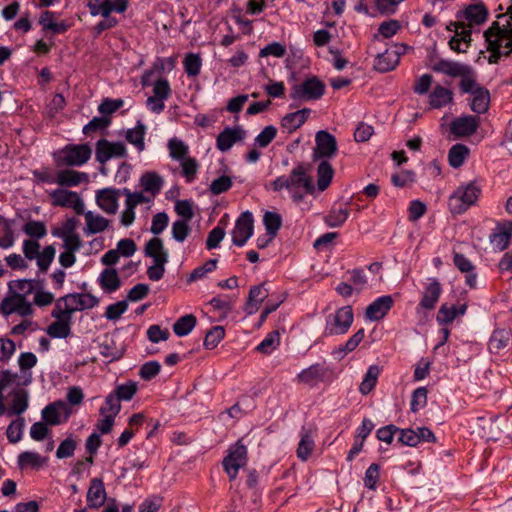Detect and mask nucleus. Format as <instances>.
Segmentation results:
<instances>
[{
	"label": "nucleus",
	"instance_id": "nucleus-23",
	"mask_svg": "<svg viewBox=\"0 0 512 512\" xmlns=\"http://www.w3.org/2000/svg\"><path fill=\"white\" fill-rule=\"evenodd\" d=\"M245 136L246 132L241 126L226 127L217 136L216 147L221 152H228L234 144L244 140Z\"/></svg>",
	"mask_w": 512,
	"mask_h": 512
},
{
	"label": "nucleus",
	"instance_id": "nucleus-60",
	"mask_svg": "<svg viewBox=\"0 0 512 512\" xmlns=\"http://www.w3.org/2000/svg\"><path fill=\"white\" fill-rule=\"evenodd\" d=\"M280 344L279 333L276 331L270 332L266 337L256 346V350L263 354H271Z\"/></svg>",
	"mask_w": 512,
	"mask_h": 512
},
{
	"label": "nucleus",
	"instance_id": "nucleus-45",
	"mask_svg": "<svg viewBox=\"0 0 512 512\" xmlns=\"http://www.w3.org/2000/svg\"><path fill=\"white\" fill-rule=\"evenodd\" d=\"M38 286L39 282L35 280L20 279L10 285V291L22 298L29 299V296H34Z\"/></svg>",
	"mask_w": 512,
	"mask_h": 512
},
{
	"label": "nucleus",
	"instance_id": "nucleus-3",
	"mask_svg": "<svg viewBox=\"0 0 512 512\" xmlns=\"http://www.w3.org/2000/svg\"><path fill=\"white\" fill-rule=\"evenodd\" d=\"M269 187L277 193L286 191L296 203H299L306 195L312 194L315 190L313 180L303 164L295 166L290 174L281 175L271 181Z\"/></svg>",
	"mask_w": 512,
	"mask_h": 512
},
{
	"label": "nucleus",
	"instance_id": "nucleus-44",
	"mask_svg": "<svg viewBox=\"0 0 512 512\" xmlns=\"http://www.w3.org/2000/svg\"><path fill=\"white\" fill-rule=\"evenodd\" d=\"M381 369L378 365H370L359 385V392L362 395L369 394L376 386Z\"/></svg>",
	"mask_w": 512,
	"mask_h": 512
},
{
	"label": "nucleus",
	"instance_id": "nucleus-56",
	"mask_svg": "<svg viewBox=\"0 0 512 512\" xmlns=\"http://www.w3.org/2000/svg\"><path fill=\"white\" fill-rule=\"evenodd\" d=\"M99 353L110 361L119 360L123 356V350L118 348L115 341L111 338H106L102 343H100Z\"/></svg>",
	"mask_w": 512,
	"mask_h": 512
},
{
	"label": "nucleus",
	"instance_id": "nucleus-13",
	"mask_svg": "<svg viewBox=\"0 0 512 512\" xmlns=\"http://www.w3.org/2000/svg\"><path fill=\"white\" fill-rule=\"evenodd\" d=\"M442 293L440 282L436 278H431L428 285L425 287L422 298L416 307V315L419 320L424 321L427 319L425 310H433L438 303Z\"/></svg>",
	"mask_w": 512,
	"mask_h": 512
},
{
	"label": "nucleus",
	"instance_id": "nucleus-20",
	"mask_svg": "<svg viewBox=\"0 0 512 512\" xmlns=\"http://www.w3.org/2000/svg\"><path fill=\"white\" fill-rule=\"evenodd\" d=\"M88 180V174L85 172L63 169L58 170L54 176H49L44 181L48 184H56L61 187H76L81 183L88 182Z\"/></svg>",
	"mask_w": 512,
	"mask_h": 512
},
{
	"label": "nucleus",
	"instance_id": "nucleus-7",
	"mask_svg": "<svg viewBox=\"0 0 512 512\" xmlns=\"http://www.w3.org/2000/svg\"><path fill=\"white\" fill-rule=\"evenodd\" d=\"M92 155L89 144H68L56 156L58 166L81 167L86 164Z\"/></svg>",
	"mask_w": 512,
	"mask_h": 512
},
{
	"label": "nucleus",
	"instance_id": "nucleus-49",
	"mask_svg": "<svg viewBox=\"0 0 512 512\" xmlns=\"http://www.w3.org/2000/svg\"><path fill=\"white\" fill-rule=\"evenodd\" d=\"M333 175L334 170L329 160H320L317 167V186L320 191H324L330 185Z\"/></svg>",
	"mask_w": 512,
	"mask_h": 512
},
{
	"label": "nucleus",
	"instance_id": "nucleus-37",
	"mask_svg": "<svg viewBox=\"0 0 512 512\" xmlns=\"http://www.w3.org/2000/svg\"><path fill=\"white\" fill-rule=\"evenodd\" d=\"M68 302L73 312H76L95 307L99 300L89 293H74L68 294Z\"/></svg>",
	"mask_w": 512,
	"mask_h": 512
},
{
	"label": "nucleus",
	"instance_id": "nucleus-14",
	"mask_svg": "<svg viewBox=\"0 0 512 512\" xmlns=\"http://www.w3.org/2000/svg\"><path fill=\"white\" fill-rule=\"evenodd\" d=\"M338 150L336 138L325 130H320L315 135V148L313 160H330Z\"/></svg>",
	"mask_w": 512,
	"mask_h": 512
},
{
	"label": "nucleus",
	"instance_id": "nucleus-21",
	"mask_svg": "<svg viewBox=\"0 0 512 512\" xmlns=\"http://www.w3.org/2000/svg\"><path fill=\"white\" fill-rule=\"evenodd\" d=\"M22 386V377L9 369L0 371V416L6 412V405L4 403V393L11 392L14 389H24Z\"/></svg>",
	"mask_w": 512,
	"mask_h": 512
},
{
	"label": "nucleus",
	"instance_id": "nucleus-33",
	"mask_svg": "<svg viewBox=\"0 0 512 512\" xmlns=\"http://www.w3.org/2000/svg\"><path fill=\"white\" fill-rule=\"evenodd\" d=\"M311 114V109L303 108L292 113L286 114L281 120V126L288 133L294 132L300 128Z\"/></svg>",
	"mask_w": 512,
	"mask_h": 512
},
{
	"label": "nucleus",
	"instance_id": "nucleus-2",
	"mask_svg": "<svg viewBox=\"0 0 512 512\" xmlns=\"http://www.w3.org/2000/svg\"><path fill=\"white\" fill-rule=\"evenodd\" d=\"M497 17L499 21L494 22L484 33L487 49L491 52L490 63H496L501 56L512 52V6Z\"/></svg>",
	"mask_w": 512,
	"mask_h": 512
},
{
	"label": "nucleus",
	"instance_id": "nucleus-46",
	"mask_svg": "<svg viewBox=\"0 0 512 512\" xmlns=\"http://www.w3.org/2000/svg\"><path fill=\"white\" fill-rule=\"evenodd\" d=\"M472 100L470 103L471 110L475 113L482 114L485 113L489 108L490 102V94L489 91L482 87L481 89L476 90V92L472 93Z\"/></svg>",
	"mask_w": 512,
	"mask_h": 512
},
{
	"label": "nucleus",
	"instance_id": "nucleus-5",
	"mask_svg": "<svg viewBox=\"0 0 512 512\" xmlns=\"http://www.w3.org/2000/svg\"><path fill=\"white\" fill-rule=\"evenodd\" d=\"M481 194V186L477 181L461 184L448 199V208L454 215L463 214L475 205Z\"/></svg>",
	"mask_w": 512,
	"mask_h": 512
},
{
	"label": "nucleus",
	"instance_id": "nucleus-38",
	"mask_svg": "<svg viewBox=\"0 0 512 512\" xmlns=\"http://www.w3.org/2000/svg\"><path fill=\"white\" fill-rule=\"evenodd\" d=\"M325 368L323 365L316 363L308 368L303 369L298 375L297 379L299 382L307 385H315L319 381H322L325 376Z\"/></svg>",
	"mask_w": 512,
	"mask_h": 512
},
{
	"label": "nucleus",
	"instance_id": "nucleus-22",
	"mask_svg": "<svg viewBox=\"0 0 512 512\" xmlns=\"http://www.w3.org/2000/svg\"><path fill=\"white\" fill-rule=\"evenodd\" d=\"M123 189L104 188L96 192L98 206L108 214H115L119 207V198L123 195Z\"/></svg>",
	"mask_w": 512,
	"mask_h": 512
},
{
	"label": "nucleus",
	"instance_id": "nucleus-16",
	"mask_svg": "<svg viewBox=\"0 0 512 512\" xmlns=\"http://www.w3.org/2000/svg\"><path fill=\"white\" fill-rule=\"evenodd\" d=\"M137 251L136 243L131 238L120 239L115 249H110L101 257V263L106 266H112L119 262L120 257H132Z\"/></svg>",
	"mask_w": 512,
	"mask_h": 512
},
{
	"label": "nucleus",
	"instance_id": "nucleus-51",
	"mask_svg": "<svg viewBox=\"0 0 512 512\" xmlns=\"http://www.w3.org/2000/svg\"><path fill=\"white\" fill-rule=\"evenodd\" d=\"M39 24L44 30H50L55 34L64 33L68 29L65 22H56L54 13L51 11H44L39 18Z\"/></svg>",
	"mask_w": 512,
	"mask_h": 512
},
{
	"label": "nucleus",
	"instance_id": "nucleus-27",
	"mask_svg": "<svg viewBox=\"0 0 512 512\" xmlns=\"http://www.w3.org/2000/svg\"><path fill=\"white\" fill-rule=\"evenodd\" d=\"M512 346V331L510 328H496L490 336L488 350L492 354H500Z\"/></svg>",
	"mask_w": 512,
	"mask_h": 512
},
{
	"label": "nucleus",
	"instance_id": "nucleus-17",
	"mask_svg": "<svg viewBox=\"0 0 512 512\" xmlns=\"http://www.w3.org/2000/svg\"><path fill=\"white\" fill-rule=\"evenodd\" d=\"M0 310L6 316L11 314L28 316L32 314V301L10 291V294L2 300Z\"/></svg>",
	"mask_w": 512,
	"mask_h": 512
},
{
	"label": "nucleus",
	"instance_id": "nucleus-6",
	"mask_svg": "<svg viewBox=\"0 0 512 512\" xmlns=\"http://www.w3.org/2000/svg\"><path fill=\"white\" fill-rule=\"evenodd\" d=\"M144 256L153 260V265L147 269V276L152 281H159L165 273V265L169 261L168 251L165 249L162 239L153 237L145 243Z\"/></svg>",
	"mask_w": 512,
	"mask_h": 512
},
{
	"label": "nucleus",
	"instance_id": "nucleus-47",
	"mask_svg": "<svg viewBox=\"0 0 512 512\" xmlns=\"http://www.w3.org/2000/svg\"><path fill=\"white\" fill-rule=\"evenodd\" d=\"M15 241L10 221L0 215V248L8 250L14 246Z\"/></svg>",
	"mask_w": 512,
	"mask_h": 512
},
{
	"label": "nucleus",
	"instance_id": "nucleus-39",
	"mask_svg": "<svg viewBox=\"0 0 512 512\" xmlns=\"http://www.w3.org/2000/svg\"><path fill=\"white\" fill-rule=\"evenodd\" d=\"M512 237V222L502 226L497 232L490 235V243L495 251H504L510 244Z\"/></svg>",
	"mask_w": 512,
	"mask_h": 512
},
{
	"label": "nucleus",
	"instance_id": "nucleus-57",
	"mask_svg": "<svg viewBox=\"0 0 512 512\" xmlns=\"http://www.w3.org/2000/svg\"><path fill=\"white\" fill-rule=\"evenodd\" d=\"M183 68L188 77H196L202 68V59L199 54L188 53L183 60Z\"/></svg>",
	"mask_w": 512,
	"mask_h": 512
},
{
	"label": "nucleus",
	"instance_id": "nucleus-58",
	"mask_svg": "<svg viewBox=\"0 0 512 512\" xmlns=\"http://www.w3.org/2000/svg\"><path fill=\"white\" fill-rule=\"evenodd\" d=\"M470 41V31L462 29L461 32L456 31L455 35L449 40V47L457 53L466 52Z\"/></svg>",
	"mask_w": 512,
	"mask_h": 512
},
{
	"label": "nucleus",
	"instance_id": "nucleus-31",
	"mask_svg": "<svg viewBox=\"0 0 512 512\" xmlns=\"http://www.w3.org/2000/svg\"><path fill=\"white\" fill-rule=\"evenodd\" d=\"M429 105L432 109H441L453 103L451 89L437 84L428 95Z\"/></svg>",
	"mask_w": 512,
	"mask_h": 512
},
{
	"label": "nucleus",
	"instance_id": "nucleus-30",
	"mask_svg": "<svg viewBox=\"0 0 512 512\" xmlns=\"http://www.w3.org/2000/svg\"><path fill=\"white\" fill-rule=\"evenodd\" d=\"M106 490L101 478H93L87 491L86 500L88 508H99L106 501Z\"/></svg>",
	"mask_w": 512,
	"mask_h": 512
},
{
	"label": "nucleus",
	"instance_id": "nucleus-36",
	"mask_svg": "<svg viewBox=\"0 0 512 512\" xmlns=\"http://www.w3.org/2000/svg\"><path fill=\"white\" fill-rule=\"evenodd\" d=\"M98 283L101 289L106 293L115 292L121 286L118 272L114 268H105L102 270L98 277Z\"/></svg>",
	"mask_w": 512,
	"mask_h": 512
},
{
	"label": "nucleus",
	"instance_id": "nucleus-48",
	"mask_svg": "<svg viewBox=\"0 0 512 512\" xmlns=\"http://www.w3.org/2000/svg\"><path fill=\"white\" fill-rule=\"evenodd\" d=\"M487 15L488 11L482 4L469 5L464 11L465 19L470 25H479L484 23L487 19Z\"/></svg>",
	"mask_w": 512,
	"mask_h": 512
},
{
	"label": "nucleus",
	"instance_id": "nucleus-55",
	"mask_svg": "<svg viewBox=\"0 0 512 512\" xmlns=\"http://www.w3.org/2000/svg\"><path fill=\"white\" fill-rule=\"evenodd\" d=\"M167 147L169 150V156L176 161H182L185 158H187L189 153L188 146L178 138H171L168 143Z\"/></svg>",
	"mask_w": 512,
	"mask_h": 512
},
{
	"label": "nucleus",
	"instance_id": "nucleus-18",
	"mask_svg": "<svg viewBox=\"0 0 512 512\" xmlns=\"http://www.w3.org/2000/svg\"><path fill=\"white\" fill-rule=\"evenodd\" d=\"M405 44H395L379 53L375 59L374 67L379 72H388L393 70L399 63L400 56L406 51Z\"/></svg>",
	"mask_w": 512,
	"mask_h": 512
},
{
	"label": "nucleus",
	"instance_id": "nucleus-15",
	"mask_svg": "<svg viewBox=\"0 0 512 512\" xmlns=\"http://www.w3.org/2000/svg\"><path fill=\"white\" fill-rule=\"evenodd\" d=\"M254 231V218L250 211H245L237 218L232 230V242L243 247L252 237Z\"/></svg>",
	"mask_w": 512,
	"mask_h": 512
},
{
	"label": "nucleus",
	"instance_id": "nucleus-53",
	"mask_svg": "<svg viewBox=\"0 0 512 512\" xmlns=\"http://www.w3.org/2000/svg\"><path fill=\"white\" fill-rule=\"evenodd\" d=\"M469 154V149L464 144L453 145L448 152L449 165L453 168L461 167Z\"/></svg>",
	"mask_w": 512,
	"mask_h": 512
},
{
	"label": "nucleus",
	"instance_id": "nucleus-9",
	"mask_svg": "<svg viewBox=\"0 0 512 512\" xmlns=\"http://www.w3.org/2000/svg\"><path fill=\"white\" fill-rule=\"evenodd\" d=\"M324 92L325 84L318 77L311 76L291 87L290 98L300 102L315 101L320 99Z\"/></svg>",
	"mask_w": 512,
	"mask_h": 512
},
{
	"label": "nucleus",
	"instance_id": "nucleus-52",
	"mask_svg": "<svg viewBox=\"0 0 512 512\" xmlns=\"http://www.w3.org/2000/svg\"><path fill=\"white\" fill-rule=\"evenodd\" d=\"M349 214V210L346 207H333L324 217V222L331 228L340 227L348 219Z\"/></svg>",
	"mask_w": 512,
	"mask_h": 512
},
{
	"label": "nucleus",
	"instance_id": "nucleus-29",
	"mask_svg": "<svg viewBox=\"0 0 512 512\" xmlns=\"http://www.w3.org/2000/svg\"><path fill=\"white\" fill-rule=\"evenodd\" d=\"M62 414H64V420H67L70 415L67 405L62 401L47 405L41 412L43 421L48 425L60 424Z\"/></svg>",
	"mask_w": 512,
	"mask_h": 512
},
{
	"label": "nucleus",
	"instance_id": "nucleus-25",
	"mask_svg": "<svg viewBox=\"0 0 512 512\" xmlns=\"http://www.w3.org/2000/svg\"><path fill=\"white\" fill-rule=\"evenodd\" d=\"M479 126V120L472 115L455 118L450 124V132L456 137H466L474 134Z\"/></svg>",
	"mask_w": 512,
	"mask_h": 512
},
{
	"label": "nucleus",
	"instance_id": "nucleus-40",
	"mask_svg": "<svg viewBox=\"0 0 512 512\" xmlns=\"http://www.w3.org/2000/svg\"><path fill=\"white\" fill-rule=\"evenodd\" d=\"M18 364L21 370L22 384L28 385L32 381L31 369L37 364V357L32 352H23L18 357Z\"/></svg>",
	"mask_w": 512,
	"mask_h": 512
},
{
	"label": "nucleus",
	"instance_id": "nucleus-54",
	"mask_svg": "<svg viewBox=\"0 0 512 512\" xmlns=\"http://www.w3.org/2000/svg\"><path fill=\"white\" fill-rule=\"evenodd\" d=\"M196 323L197 319L194 315H184L173 324V331L178 337L187 336L194 329Z\"/></svg>",
	"mask_w": 512,
	"mask_h": 512
},
{
	"label": "nucleus",
	"instance_id": "nucleus-64",
	"mask_svg": "<svg viewBox=\"0 0 512 512\" xmlns=\"http://www.w3.org/2000/svg\"><path fill=\"white\" fill-rule=\"evenodd\" d=\"M190 232L191 228L189 226V221L176 220L173 222L171 227V235L175 241L179 243L184 242Z\"/></svg>",
	"mask_w": 512,
	"mask_h": 512
},
{
	"label": "nucleus",
	"instance_id": "nucleus-4",
	"mask_svg": "<svg viewBox=\"0 0 512 512\" xmlns=\"http://www.w3.org/2000/svg\"><path fill=\"white\" fill-rule=\"evenodd\" d=\"M432 70L452 78H460L459 88L463 94H472L482 88L477 81L476 71L468 64L440 59L433 64Z\"/></svg>",
	"mask_w": 512,
	"mask_h": 512
},
{
	"label": "nucleus",
	"instance_id": "nucleus-61",
	"mask_svg": "<svg viewBox=\"0 0 512 512\" xmlns=\"http://www.w3.org/2000/svg\"><path fill=\"white\" fill-rule=\"evenodd\" d=\"M121 411V402L110 392L106 398L103 406L99 409L100 415H110L116 418Z\"/></svg>",
	"mask_w": 512,
	"mask_h": 512
},
{
	"label": "nucleus",
	"instance_id": "nucleus-1",
	"mask_svg": "<svg viewBox=\"0 0 512 512\" xmlns=\"http://www.w3.org/2000/svg\"><path fill=\"white\" fill-rule=\"evenodd\" d=\"M139 182L143 191L132 192L128 188H124L123 191V195L126 199L120 221L125 227H129L134 222L135 208L144 203L147 204V209L151 208L155 197L161 192L164 186V179L154 171L142 174Z\"/></svg>",
	"mask_w": 512,
	"mask_h": 512
},
{
	"label": "nucleus",
	"instance_id": "nucleus-43",
	"mask_svg": "<svg viewBox=\"0 0 512 512\" xmlns=\"http://www.w3.org/2000/svg\"><path fill=\"white\" fill-rule=\"evenodd\" d=\"M314 447L315 442L311 431L302 429L301 438L297 448V457L302 461H306L313 452Z\"/></svg>",
	"mask_w": 512,
	"mask_h": 512
},
{
	"label": "nucleus",
	"instance_id": "nucleus-8",
	"mask_svg": "<svg viewBox=\"0 0 512 512\" xmlns=\"http://www.w3.org/2000/svg\"><path fill=\"white\" fill-rule=\"evenodd\" d=\"M22 252L25 260H36V264L40 271L46 272L55 257V248L48 245L41 250V246L37 240L25 239L22 243Z\"/></svg>",
	"mask_w": 512,
	"mask_h": 512
},
{
	"label": "nucleus",
	"instance_id": "nucleus-24",
	"mask_svg": "<svg viewBox=\"0 0 512 512\" xmlns=\"http://www.w3.org/2000/svg\"><path fill=\"white\" fill-rule=\"evenodd\" d=\"M175 59L173 57H157L150 69L144 71L141 76L143 87H149L152 84V78L155 75L170 73L175 68Z\"/></svg>",
	"mask_w": 512,
	"mask_h": 512
},
{
	"label": "nucleus",
	"instance_id": "nucleus-12",
	"mask_svg": "<svg viewBox=\"0 0 512 512\" xmlns=\"http://www.w3.org/2000/svg\"><path fill=\"white\" fill-rule=\"evenodd\" d=\"M354 320L353 310L351 306H343L336 310L335 313L329 314L326 318L325 334L342 335L351 327Z\"/></svg>",
	"mask_w": 512,
	"mask_h": 512
},
{
	"label": "nucleus",
	"instance_id": "nucleus-59",
	"mask_svg": "<svg viewBox=\"0 0 512 512\" xmlns=\"http://www.w3.org/2000/svg\"><path fill=\"white\" fill-rule=\"evenodd\" d=\"M138 390V385L135 381H128L123 384H119L112 391V394L121 401H130Z\"/></svg>",
	"mask_w": 512,
	"mask_h": 512
},
{
	"label": "nucleus",
	"instance_id": "nucleus-50",
	"mask_svg": "<svg viewBox=\"0 0 512 512\" xmlns=\"http://www.w3.org/2000/svg\"><path fill=\"white\" fill-rule=\"evenodd\" d=\"M56 321L51 323L47 328V333L50 337L56 339H64L70 335L71 320L55 318Z\"/></svg>",
	"mask_w": 512,
	"mask_h": 512
},
{
	"label": "nucleus",
	"instance_id": "nucleus-32",
	"mask_svg": "<svg viewBox=\"0 0 512 512\" xmlns=\"http://www.w3.org/2000/svg\"><path fill=\"white\" fill-rule=\"evenodd\" d=\"M85 217V227L84 233L85 235H93L98 234L105 231L109 226V220L103 217L102 215L93 212V211H84Z\"/></svg>",
	"mask_w": 512,
	"mask_h": 512
},
{
	"label": "nucleus",
	"instance_id": "nucleus-34",
	"mask_svg": "<svg viewBox=\"0 0 512 512\" xmlns=\"http://www.w3.org/2000/svg\"><path fill=\"white\" fill-rule=\"evenodd\" d=\"M268 297V290L263 284L253 286L250 288L249 297L244 306V311L247 315L255 314L260 304Z\"/></svg>",
	"mask_w": 512,
	"mask_h": 512
},
{
	"label": "nucleus",
	"instance_id": "nucleus-11",
	"mask_svg": "<svg viewBox=\"0 0 512 512\" xmlns=\"http://www.w3.org/2000/svg\"><path fill=\"white\" fill-rule=\"evenodd\" d=\"M51 205L54 207L70 208L76 214H83L85 204L79 193L62 188L47 191Z\"/></svg>",
	"mask_w": 512,
	"mask_h": 512
},
{
	"label": "nucleus",
	"instance_id": "nucleus-63",
	"mask_svg": "<svg viewBox=\"0 0 512 512\" xmlns=\"http://www.w3.org/2000/svg\"><path fill=\"white\" fill-rule=\"evenodd\" d=\"M25 420L19 417L13 420L7 427L6 435L10 443H17L22 439Z\"/></svg>",
	"mask_w": 512,
	"mask_h": 512
},
{
	"label": "nucleus",
	"instance_id": "nucleus-42",
	"mask_svg": "<svg viewBox=\"0 0 512 512\" xmlns=\"http://www.w3.org/2000/svg\"><path fill=\"white\" fill-rule=\"evenodd\" d=\"M46 463V458L35 451H24L18 455L17 464L20 469H38Z\"/></svg>",
	"mask_w": 512,
	"mask_h": 512
},
{
	"label": "nucleus",
	"instance_id": "nucleus-19",
	"mask_svg": "<svg viewBox=\"0 0 512 512\" xmlns=\"http://www.w3.org/2000/svg\"><path fill=\"white\" fill-rule=\"evenodd\" d=\"M96 160L105 164L113 158H123L126 156V147L122 142H111L106 139H100L96 143Z\"/></svg>",
	"mask_w": 512,
	"mask_h": 512
},
{
	"label": "nucleus",
	"instance_id": "nucleus-26",
	"mask_svg": "<svg viewBox=\"0 0 512 512\" xmlns=\"http://www.w3.org/2000/svg\"><path fill=\"white\" fill-rule=\"evenodd\" d=\"M11 398L9 405L6 406L4 415L12 417L14 415H22L29 406V393L25 389H14L9 392Z\"/></svg>",
	"mask_w": 512,
	"mask_h": 512
},
{
	"label": "nucleus",
	"instance_id": "nucleus-62",
	"mask_svg": "<svg viewBox=\"0 0 512 512\" xmlns=\"http://www.w3.org/2000/svg\"><path fill=\"white\" fill-rule=\"evenodd\" d=\"M263 224L266 232L276 236L282 226V217L276 212L267 211L263 216Z\"/></svg>",
	"mask_w": 512,
	"mask_h": 512
},
{
	"label": "nucleus",
	"instance_id": "nucleus-10",
	"mask_svg": "<svg viewBox=\"0 0 512 512\" xmlns=\"http://www.w3.org/2000/svg\"><path fill=\"white\" fill-rule=\"evenodd\" d=\"M247 460V447L241 440L229 446L222 464L230 480L236 479L239 470L247 464Z\"/></svg>",
	"mask_w": 512,
	"mask_h": 512
},
{
	"label": "nucleus",
	"instance_id": "nucleus-35",
	"mask_svg": "<svg viewBox=\"0 0 512 512\" xmlns=\"http://www.w3.org/2000/svg\"><path fill=\"white\" fill-rule=\"evenodd\" d=\"M467 305H452L448 306L443 304L437 314V322L440 325L451 324L457 317L463 316L466 313Z\"/></svg>",
	"mask_w": 512,
	"mask_h": 512
},
{
	"label": "nucleus",
	"instance_id": "nucleus-41",
	"mask_svg": "<svg viewBox=\"0 0 512 512\" xmlns=\"http://www.w3.org/2000/svg\"><path fill=\"white\" fill-rule=\"evenodd\" d=\"M146 135V126L141 121H137L135 127L130 128L125 133V139L132 144L138 152L145 149L144 137Z\"/></svg>",
	"mask_w": 512,
	"mask_h": 512
},
{
	"label": "nucleus",
	"instance_id": "nucleus-28",
	"mask_svg": "<svg viewBox=\"0 0 512 512\" xmlns=\"http://www.w3.org/2000/svg\"><path fill=\"white\" fill-rule=\"evenodd\" d=\"M393 306V299L390 295H383L376 298L366 308L365 316L370 321L383 319Z\"/></svg>",
	"mask_w": 512,
	"mask_h": 512
}]
</instances>
